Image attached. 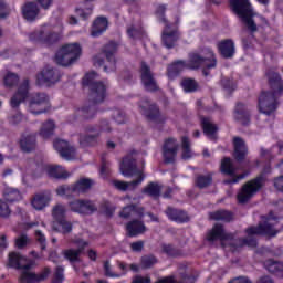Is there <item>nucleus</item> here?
Instances as JSON below:
<instances>
[{
  "label": "nucleus",
  "mask_w": 283,
  "mask_h": 283,
  "mask_svg": "<svg viewBox=\"0 0 283 283\" xmlns=\"http://www.w3.org/2000/svg\"><path fill=\"white\" fill-rule=\"evenodd\" d=\"M163 151L165 163H174V160H176V155L178 154V142L174 138L167 139L164 144Z\"/></svg>",
  "instance_id": "23"
},
{
  "label": "nucleus",
  "mask_w": 283,
  "mask_h": 283,
  "mask_svg": "<svg viewBox=\"0 0 283 283\" xmlns=\"http://www.w3.org/2000/svg\"><path fill=\"white\" fill-rule=\"evenodd\" d=\"M57 196L70 198L73 193H75L73 186H60L56 189Z\"/></svg>",
  "instance_id": "50"
},
{
  "label": "nucleus",
  "mask_w": 283,
  "mask_h": 283,
  "mask_svg": "<svg viewBox=\"0 0 283 283\" xmlns=\"http://www.w3.org/2000/svg\"><path fill=\"white\" fill-rule=\"evenodd\" d=\"M35 239L38 240V242L41 244V249H45V234H43V232H41L40 230L35 231Z\"/></svg>",
  "instance_id": "60"
},
{
  "label": "nucleus",
  "mask_w": 283,
  "mask_h": 283,
  "mask_svg": "<svg viewBox=\"0 0 283 283\" xmlns=\"http://www.w3.org/2000/svg\"><path fill=\"white\" fill-rule=\"evenodd\" d=\"M98 74L96 72L87 73L83 78V85L91 87V98L93 103H103L107 97V87L109 84L107 81H96Z\"/></svg>",
  "instance_id": "7"
},
{
  "label": "nucleus",
  "mask_w": 283,
  "mask_h": 283,
  "mask_svg": "<svg viewBox=\"0 0 283 283\" xmlns=\"http://www.w3.org/2000/svg\"><path fill=\"white\" fill-rule=\"evenodd\" d=\"M127 233L130 238H136V235H140L147 231L145 223L140 220H133L126 226Z\"/></svg>",
  "instance_id": "30"
},
{
  "label": "nucleus",
  "mask_w": 283,
  "mask_h": 283,
  "mask_svg": "<svg viewBox=\"0 0 283 283\" xmlns=\"http://www.w3.org/2000/svg\"><path fill=\"white\" fill-rule=\"evenodd\" d=\"M20 146L22 151H32L36 147V136L27 135L22 136L20 140Z\"/></svg>",
  "instance_id": "38"
},
{
  "label": "nucleus",
  "mask_w": 283,
  "mask_h": 283,
  "mask_svg": "<svg viewBox=\"0 0 283 283\" xmlns=\"http://www.w3.org/2000/svg\"><path fill=\"white\" fill-rule=\"evenodd\" d=\"M201 127L203 134L210 139L216 140V134H218V126L209 117H201Z\"/></svg>",
  "instance_id": "27"
},
{
  "label": "nucleus",
  "mask_w": 283,
  "mask_h": 283,
  "mask_svg": "<svg viewBox=\"0 0 283 283\" xmlns=\"http://www.w3.org/2000/svg\"><path fill=\"white\" fill-rule=\"evenodd\" d=\"M222 85L228 92H233V90H235V83L231 80H223Z\"/></svg>",
  "instance_id": "63"
},
{
  "label": "nucleus",
  "mask_w": 283,
  "mask_h": 283,
  "mask_svg": "<svg viewBox=\"0 0 283 283\" xmlns=\"http://www.w3.org/2000/svg\"><path fill=\"white\" fill-rule=\"evenodd\" d=\"M80 56H81V44L78 43L65 44L55 54V63H57V65H62L63 67H67V65H72L74 61H77Z\"/></svg>",
  "instance_id": "10"
},
{
  "label": "nucleus",
  "mask_w": 283,
  "mask_h": 283,
  "mask_svg": "<svg viewBox=\"0 0 283 283\" xmlns=\"http://www.w3.org/2000/svg\"><path fill=\"white\" fill-rule=\"evenodd\" d=\"M93 185L94 180L90 178H82L75 185H73V191H75V193H86V191L92 189Z\"/></svg>",
  "instance_id": "35"
},
{
  "label": "nucleus",
  "mask_w": 283,
  "mask_h": 283,
  "mask_svg": "<svg viewBox=\"0 0 283 283\" xmlns=\"http://www.w3.org/2000/svg\"><path fill=\"white\" fill-rule=\"evenodd\" d=\"M165 10H167V8L160 4L157 7L155 14L159 18V21L164 22L165 29L163 31L161 41L165 48L169 50L174 48L176 41H178V30H176V27L169 25L167 20H165Z\"/></svg>",
  "instance_id": "9"
},
{
  "label": "nucleus",
  "mask_w": 283,
  "mask_h": 283,
  "mask_svg": "<svg viewBox=\"0 0 283 283\" xmlns=\"http://www.w3.org/2000/svg\"><path fill=\"white\" fill-rule=\"evenodd\" d=\"M130 283H151V277L143 276V275H135Z\"/></svg>",
  "instance_id": "62"
},
{
  "label": "nucleus",
  "mask_w": 283,
  "mask_h": 283,
  "mask_svg": "<svg viewBox=\"0 0 283 283\" xmlns=\"http://www.w3.org/2000/svg\"><path fill=\"white\" fill-rule=\"evenodd\" d=\"M187 63L188 70H200L201 67L205 76H209L207 70H213L217 65L216 55L210 49H205L200 53H190Z\"/></svg>",
  "instance_id": "6"
},
{
  "label": "nucleus",
  "mask_w": 283,
  "mask_h": 283,
  "mask_svg": "<svg viewBox=\"0 0 283 283\" xmlns=\"http://www.w3.org/2000/svg\"><path fill=\"white\" fill-rule=\"evenodd\" d=\"M266 76L273 93H261L259 96V112H261V114H265V116H271V114L277 109V96L283 92V82L280 74L275 71H270Z\"/></svg>",
  "instance_id": "2"
},
{
  "label": "nucleus",
  "mask_w": 283,
  "mask_h": 283,
  "mask_svg": "<svg viewBox=\"0 0 283 283\" xmlns=\"http://www.w3.org/2000/svg\"><path fill=\"white\" fill-rule=\"evenodd\" d=\"M221 174H224L226 176H229L231 178L224 180V185H238L240 180H244V178L249 176V174L247 172L238 175V167L233 165V161L229 157H226L221 161Z\"/></svg>",
  "instance_id": "13"
},
{
  "label": "nucleus",
  "mask_w": 283,
  "mask_h": 283,
  "mask_svg": "<svg viewBox=\"0 0 283 283\" xmlns=\"http://www.w3.org/2000/svg\"><path fill=\"white\" fill-rule=\"evenodd\" d=\"M127 34L134 41H136L137 39H145V36H147L145 30H143V27H129L127 30Z\"/></svg>",
  "instance_id": "45"
},
{
  "label": "nucleus",
  "mask_w": 283,
  "mask_h": 283,
  "mask_svg": "<svg viewBox=\"0 0 283 283\" xmlns=\"http://www.w3.org/2000/svg\"><path fill=\"white\" fill-rule=\"evenodd\" d=\"M181 87L186 93L196 92V90H198V82L192 78H186L182 80Z\"/></svg>",
  "instance_id": "46"
},
{
  "label": "nucleus",
  "mask_w": 283,
  "mask_h": 283,
  "mask_svg": "<svg viewBox=\"0 0 283 283\" xmlns=\"http://www.w3.org/2000/svg\"><path fill=\"white\" fill-rule=\"evenodd\" d=\"M41 105H48V95L45 93L35 94L30 101L29 111L31 114H43V109L34 111V107H41Z\"/></svg>",
  "instance_id": "28"
},
{
  "label": "nucleus",
  "mask_w": 283,
  "mask_h": 283,
  "mask_svg": "<svg viewBox=\"0 0 283 283\" xmlns=\"http://www.w3.org/2000/svg\"><path fill=\"white\" fill-rule=\"evenodd\" d=\"M55 127L56 126L54 125V122L48 120L45 124H43V126L40 130V136L42 138H44V140H48V138H50V136H52V134H54Z\"/></svg>",
  "instance_id": "44"
},
{
  "label": "nucleus",
  "mask_w": 283,
  "mask_h": 283,
  "mask_svg": "<svg viewBox=\"0 0 283 283\" xmlns=\"http://www.w3.org/2000/svg\"><path fill=\"white\" fill-rule=\"evenodd\" d=\"M10 216V207L8 203L0 200V218H8Z\"/></svg>",
  "instance_id": "55"
},
{
  "label": "nucleus",
  "mask_w": 283,
  "mask_h": 283,
  "mask_svg": "<svg viewBox=\"0 0 283 283\" xmlns=\"http://www.w3.org/2000/svg\"><path fill=\"white\" fill-rule=\"evenodd\" d=\"M264 182H266V178H264V175L256 177L254 180L248 181L238 193L239 202L241 205H244V202H249V200H251V198H253V196H255L256 192L262 189Z\"/></svg>",
  "instance_id": "11"
},
{
  "label": "nucleus",
  "mask_w": 283,
  "mask_h": 283,
  "mask_svg": "<svg viewBox=\"0 0 283 283\" xmlns=\"http://www.w3.org/2000/svg\"><path fill=\"white\" fill-rule=\"evenodd\" d=\"M64 271L65 269L63 266H57L52 283H63V280H65L63 275Z\"/></svg>",
  "instance_id": "52"
},
{
  "label": "nucleus",
  "mask_w": 283,
  "mask_h": 283,
  "mask_svg": "<svg viewBox=\"0 0 283 283\" xmlns=\"http://www.w3.org/2000/svg\"><path fill=\"white\" fill-rule=\"evenodd\" d=\"M160 191H163V186L158 184L150 182L143 189V193L150 196V198H160Z\"/></svg>",
  "instance_id": "42"
},
{
  "label": "nucleus",
  "mask_w": 283,
  "mask_h": 283,
  "mask_svg": "<svg viewBox=\"0 0 283 283\" xmlns=\"http://www.w3.org/2000/svg\"><path fill=\"white\" fill-rule=\"evenodd\" d=\"M277 226V218L273 216V212H270L268 217H263V223H260L258 227H250L245 230L249 239H233V235L226 233L222 224H214V227L208 232L207 240L208 242H216L219 240L223 248H227V244L230 247V251H238L240 247H258V240L252 238V235H277L279 231L275 229Z\"/></svg>",
  "instance_id": "1"
},
{
  "label": "nucleus",
  "mask_w": 283,
  "mask_h": 283,
  "mask_svg": "<svg viewBox=\"0 0 283 283\" xmlns=\"http://www.w3.org/2000/svg\"><path fill=\"white\" fill-rule=\"evenodd\" d=\"M181 158L184 160H189L190 158H193V150H191V142L187 136H184L181 138Z\"/></svg>",
  "instance_id": "39"
},
{
  "label": "nucleus",
  "mask_w": 283,
  "mask_h": 283,
  "mask_svg": "<svg viewBox=\"0 0 283 283\" xmlns=\"http://www.w3.org/2000/svg\"><path fill=\"white\" fill-rule=\"evenodd\" d=\"M2 196L7 202H19L21 200V192L11 187H6Z\"/></svg>",
  "instance_id": "40"
},
{
  "label": "nucleus",
  "mask_w": 283,
  "mask_h": 283,
  "mask_svg": "<svg viewBox=\"0 0 283 283\" xmlns=\"http://www.w3.org/2000/svg\"><path fill=\"white\" fill-rule=\"evenodd\" d=\"M134 154L132 153L124 157L119 169L120 174H123L126 178H129L130 176H138L137 180L125 182L120 180L113 181V185L118 191H134L140 182L145 180V176H143V172L138 171L136 169V159H134Z\"/></svg>",
  "instance_id": "5"
},
{
  "label": "nucleus",
  "mask_w": 283,
  "mask_h": 283,
  "mask_svg": "<svg viewBox=\"0 0 283 283\" xmlns=\"http://www.w3.org/2000/svg\"><path fill=\"white\" fill-rule=\"evenodd\" d=\"M80 116H83V118L90 119V118H94V114H96V112H94V107H85V108H81L78 111Z\"/></svg>",
  "instance_id": "54"
},
{
  "label": "nucleus",
  "mask_w": 283,
  "mask_h": 283,
  "mask_svg": "<svg viewBox=\"0 0 283 283\" xmlns=\"http://www.w3.org/2000/svg\"><path fill=\"white\" fill-rule=\"evenodd\" d=\"M61 34H63V21L57 19L55 22L44 24L31 32L29 41L42 48H50V45H54L61 39Z\"/></svg>",
  "instance_id": "4"
},
{
  "label": "nucleus",
  "mask_w": 283,
  "mask_h": 283,
  "mask_svg": "<svg viewBox=\"0 0 283 283\" xmlns=\"http://www.w3.org/2000/svg\"><path fill=\"white\" fill-rule=\"evenodd\" d=\"M9 266L12 269H22L21 282L27 283H39L46 280L48 275H50L51 271L49 268H44L40 274H34L30 272V269H34L36 266L35 260L27 259L25 256L12 252L9 254Z\"/></svg>",
  "instance_id": "3"
},
{
  "label": "nucleus",
  "mask_w": 283,
  "mask_h": 283,
  "mask_svg": "<svg viewBox=\"0 0 283 283\" xmlns=\"http://www.w3.org/2000/svg\"><path fill=\"white\" fill-rule=\"evenodd\" d=\"M108 25L109 23L107 22V18H104V17L97 18L93 23L91 35L101 36V34H103V32L107 30Z\"/></svg>",
  "instance_id": "32"
},
{
  "label": "nucleus",
  "mask_w": 283,
  "mask_h": 283,
  "mask_svg": "<svg viewBox=\"0 0 283 283\" xmlns=\"http://www.w3.org/2000/svg\"><path fill=\"white\" fill-rule=\"evenodd\" d=\"M234 118L241 123V125H249V112H247V106H244V104H237L234 108Z\"/></svg>",
  "instance_id": "33"
},
{
  "label": "nucleus",
  "mask_w": 283,
  "mask_h": 283,
  "mask_svg": "<svg viewBox=\"0 0 283 283\" xmlns=\"http://www.w3.org/2000/svg\"><path fill=\"white\" fill-rule=\"evenodd\" d=\"M120 218H137L140 219L143 218V216H145V208L140 207V206H127L124 207L123 210L119 212Z\"/></svg>",
  "instance_id": "25"
},
{
  "label": "nucleus",
  "mask_w": 283,
  "mask_h": 283,
  "mask_svg": "<svg viewBox=\"0 0 283 283\" xmlns=\"http://www.w3.org/2000/svg\"><path fill=\"white\" fill-rule=\"evenodd\" d=\"M139 109L148 120H155V123H160L163 120L158 107L155 104L149 103L148 99H144L140 103Z\"/></svg>",
  "instance_id": "18"
},
{
  "label": "nucleus",
  "mask_w": 283,
  "mask_h": 283,
  "mask_svg": "<svg viewBox=\"0 0 283 283\" xmlns=\"http://www.w3.org/2000/svg\"><path fill=\"white\" fill-rule=\"evenodd\" d=\"M22 14L27 21H34L39 17V6L34 2H28L22 7Z\"/></svg>",
  "instance_id": "31"
},
{
  "label": "nucleus",
  "mask_w": 283,
  "mask_h": 283,
  "mask_svg": "<svg viewBox=\"0 0 283 283\" xmlns=\"http://www.w3.org/2000/svg\"><path fill=\"white\" fill-rule=\"evenodd\" d=\"M104 272L106 277H120L119 274L112 272V265L109 264V261L104 263Z\"/></svg>",
  "instance_id": "56"
},
{
  "label": "nucleus",
  "mask_w": 283,
  "mask_h": 283,
  "mask_svg": "<svg viewBox=\"0 0 283 283\" xmlns=\"http://www.w3.org/2000/svg\"><path fill=\"white\" fill-rule=\"evenodd\" d=\"M44 171L50 178H56L57 180H67L72 174H70L62 166H44Z\"/></svg>",
  "instance_id": "24"
},
{
  "label": "nucleus",
  "mask_w": 283,
  "mask_h": 283,
  "mask_svg": "<svg viewBox=\"0 0 283 283\" xmlns=\"http://www.w3.org/2000/svg\"><path fill=\"white\" fill-rule=\"evenodd\" d=\"M264 268L270 273H275L276 275H282L283 273V262L268 260L264 262Z\"/></svg>",
  "instance_id": "41"
},
{
  "label": "nucleus",
  "mask_w": 283,
  "mask_h": 283,
  "mask_svg": "<svg viewBox=\"0 0 283 283\" xmlns=\"http://www.w3.org/2000/svg\"><path fill=\"white\" fill-rule=\"evenodd\" d=\"M118 269H120L122 272L117 273V275H119V277H124V275H127V271H129V265L124 262H118Z\"/></svg>",
  "instance_id": "64"
},
{
  "label": "nucleus",
  "mask_w": 283,
  "mask_h": 283,
  "mask_svg": "<svg viewBox=\"0 0 283 283\" xmlns=\"http://www.w3.org/2000/svg\"><path fill=\"white\" fill-rule=\"evenodd\" d=\"M69 209L73 211V213H80V216H92V213L98 211L94 201L83 199H76L69 202Z\"/></svg>",
  "instance_id": "14"
},
{
  "label": "nucleus",
  "mask_w": 283,
  "mask_h": 283,
  "mask_svg": "<svg viewBox=\"0 0 283 283\" xmlns=\"http://www.w3.org/2000/svg\"><path fill=\"white\" fill-rule=\"evenodd\" d=\"M30 90V81L24 80L23 83L20 84L18 92L11 98V107L15 109L21 105V103L25 102L28 98V91Z\"/></svg>",
  "instance_id": "22"
},
{
  "label": "nucleus",
  "mask_w": 283,
  "mask_h": 283,
  "mask_svg": "<svg viewBox=\"0 0 283 283\" xmlns=\"http://www.w3.org/2000/svg\"><path fill=\"white\" fill-rule=\"evenodd\" d=\"M52 195L50 192H41L34 196L31 205L33 209H36V211H41L42 209H45L46 205H50Z\"/></svg>",
  "instance_id": "26"
},
{
  "label": "nucleus",
  "mask_w": 283,
  "mask_h": 283,
  "mask_svg": "<svg viewBox=\"0 0 283 283\" xmlns=\"http://www.w3.org/2000/svg\"><path fill=\"white\" fill-rule=\"evenodd\" d=\"M99 211L104 213V216L112 217L114 216V211H116V207H114L109 201H103Z\"/></svg>",
  "instance_id": "48"
},
{
  "label": "nucleus",
  "mask_w": 283,
  "mask_h": 283,
  "mask_svg": "<svg viewBox=\"0 0 283 283\" xmlns=\"http://www.w3.org/2000/svg\"><path fill=\"white\" fill-rule=\"evenodd\" d=\"M163 252L166 253V255H170L171 258H175L176 255H178V250H176V248H174V245L171 244H167L164 243L161 245Z\"/></svg>",
  "instance_id": "53"
},
{
  "label": "nucleus",
  "mask_w": 283,
  "mask_h": 283,
  "mask_svg": "<svg viewBox=\"0 0 283 283\" xmlns=\"http://www.w3.org/2000/svg\"><path fill=\"white\" fill-rule=\"evenodd\" d=\"M218 50L223 59H231L235 54V43L232 40H223L218 43Z\"/></svg>",
  "instance_id": "29"
},
{
  "label": "nucleus",
  "mask_w": 283,
  "mask_h": 283,
  "mask_svg": "<svg viewBox=\"0 0 283 283\" xmlns=\"http://www.w3.org/2000/svg\"><path fill=\"white\" fill-rule=\"evenodd\" d=\"M73 244L77 245V250L69 249L63 252L64 258L69 260V262H78V255L82 254L83 251H85V247H90V242L81 239L75 238L72 240Z\"/></svg>",
  "instance_id": "16"
},
{
  "label": "nucleus",
  "mask_w": 283,
  "mask_h": 283,
  "mask_svg": "<svg viewBox=\"0 0 283 283\" xmlns=\"http://www.w3.org/2000/svg\"><path fill=\"white\" fill-rule=\"evenodd\" d=\"M158 263V259L154 255H145L140 260V268L142 269H151L154 264Z\"/></svg>",
  "instance_id": "47"
},
{
  "label": "nucleus",
  "mask_w": 283,
  "mask_h": 283,
  "mask_svg": "<svg viewBox=\"0 0 283 283\" xmlns=\"http://www.w3.org/2000/svg\"><path fill=\"white\" fill-rule=\"evenodd\" d=\"M65 206L56 205L52 210V216L55 221L52 223L53 231L57 233H70L72 231V223L65 220Z\"/></svg>",
  "instance_id": "12"
},
{
  "label": "nucleus",
  "mask_w": 283,
  "mask_h": 283,
  "mask_svg": "<svg viewBox=\"0 0 283 283\" xmlns=\"http://www.w3.org/2000/svg\"><path fill=\"white\" fill-rule=\"evenodd\" d=\"M211 220L222 221V222H231L233 220V214L227 210H218L210 213Z\"/></svg>",
  "instance_id": "43"
},
{
  "label": "nucleus",
  "mask_w": 283,
  "mask_h": 283,
  "mask_svg": "<svg viewBox=\"0 0 283 283\" xmlns=\"http://www.w3.org/2000/svg\"><path fill=\"white\" fill-rule=\"evenodd\" d=\"M212 180L213 178L211 175L199 176L196 180V185L199 187V189H205V187H209V185H211Z\"/></svg>",
  "instance_id": "49"
},
{
  "label": "nucleus",
  "mask_w": 283,
  "mask_h": 283,
  "mask_svg": "<svg viewBox=\"0 0 283 283\" xmlns=\"http://www.w3.org/2000/svg\"><path fill=\"white\" fill-rule=\"evenodd\" d=\"M99 175L102 178H107V176H109V164L107 161H105V159H103V161H102Z\"/></svg>",
  "instance_id": "58"
},
{
  "label": "nucleus",
  "mask_w": 283,
  "mask_h": 283,
  "mask_svg": "<svg viewBox=\"0 0 283 283\" xmlns=\"http://www.w3.org/2000/svg\"><path fill=\"white\" fill-rule=\"evenodd\" d=\"M144 247H145V242H143V241H136V242L130 243V249H132V251H134V253H140V251H143Z\"/></svg>",
  "instance_id": "59"
},
{
  "label": "nucleus",
  "mask_w": 283,
  "mask_h": 283,
  "mask_svg": "<svg viewBox=\"0 0 283 283\" xmlns=\"http://www.w3.org/2000/svg\"><path fill=\"white\" fill-rule=\"evenodd\" d=\"M28 242H30V239H28V235L22 234L15 240V247L18 249H23V247L28 245Z\"/></svg>",
  "instance_id": "57"
},
{
  "label": "nucleus",
  "mask_w": 283,
  "mask_h": 283,
  "mask_svg": "<svg viewBox=\"0 0 283 283\" xmlns=\"http://www.w3.org/2000/svg\"><path fill=\"white\" fill-rule=\"evenodd\" d=\"M184 70H189L188 63L185 61H177L168 66V76L169 78H174V76H178L180 72Z\"/></svg>",
  "instance_id": "37"
},
{
  "label": "nucleus",
  "mask_w": 283,
  "mask_h": 283,
  "mask_svg": "<svg viewBox=\"0 0 283 283\" xmlns=\"http://www.w3.org/2000/svg\"><path fill=\"white\" fill-rule=\"evenodd\" d=\"M142 83L147 90V92H156L158 90V84H156V80H154V75H151V71L147 64L142 63Z\"/></svg>",
  "instance_id": "21"
},
{
  "label": "nucleus",
  "mask_w": 283,
  "mask_h": 283,
  "mask_svg": "<svg viewBox=\"0 0 283 283\" xmlns=\"http://www.w3.org/2000/svg\"><path fill=\"white\" fill-rule=\"evenodd\" d=\"M98 136H101V129L88 127L86 134L80 136L81 147H94L98 143Z\"/></svg>",
  "instance_id": "20"
},
{
  "label": "nucleus",
  "mask_w": 283,
  "mask_h": 283,
  "mask_svg": "<svg viewBox=\"0 0 283 283\" xmlns=\"http://www.w3.org/2000/svg\"><path fill=\"white\" fill-rule=\"evenodd\" d=\"M19 83V75L14 73H8L4 76V85L6 87H13V85H17Z\"/></svg>",
  "instance_id": "51"
},
{
  "label": "nucleus",
  "mask_w": 283,
  "mask_h": 283,
  "mask_svg": "<svg viewBox=\"0 0 283 283\" xmlns=\"http://www.w3.org/2000/svg\"><path fill=\"white\" fill-rule=\"evenodd\" d=\"M166 214L168 216L169 220H172V222H187L189 220V218H187V212L176 210L174 208H168L166 210Z\"/></svg>",
  "instance_id": "36"
},
{
  "label": "nucleus",
  "mask_w": 283,
  "mask_h": 283,
  "mask_svg": "<svg viewBox=\"0 0 283 283\" xmlns=\"http://www.w3.org/2000/svg\"><path fill=\"white\" fill-rule=\"evenodd\" d=\"M9 120L11 125H19V123H23V120H25V117H23L21 113H17L15 115L11 116Z\"/></svg>",
  "instance_id": "61"
},
{
  "label": "nucleus",
  "mask_w": 283,
  "mask_h": 283,
  "mask_svg": "<svg viewBox=\"0 0 283 283\" xmlns=\"http://www.w3.org/2000/svg\"><path fill=\"white\" fill-rule=\"evenodd\" d=\"M61 78V74L57 70H54L50 66H46L42 70L41 73L38 74L36 83L38 85H54Z\"/></svg>",
  "instance_id": "15"
},
{
  "label": "nucleus",
  "mask_w": 283,
  "mask_h": 283,
  "mask_svg": "<svg viewBox=\"0 0 283 283\" xmlns=\"http://www.w3.org/2000/svg\"><path fill=\"white\" fill-rule=\"evenodd\" d=\"M230 6L233 12L242 19L244 24H247L250 32H255V30H258V25H255V22L253 21V9L251 8V2H249V0H231Z\"/></svg>",
  "instance_id": "8"
},
{
  "label": "nucleus",
  "mask_w": 283,
  "mask_h": 283,
  "mask_svg": "<svg viewBox=\"0 0 283 283\" xmlns=\"http://www.w3.org/2000/svg\"><path fill=\"white\" fill-rule=\"evenodd\" d=\"M53 147L60 153V156H62L64 160H74L76 158V149L63 139L55 140Z\"/></svg>",
  "instance_id": "19"
},
{
  "label": "nucleus",
  "mask_w": 283,
  "mask_h": 283,
  "mask_svg": "<svg viewBox=\"0 0 283 283\" xmlns=\"http://www.w3.org/2000/svg\"><path fill=\"white\" fill-rule=\"evenodd\" d=\"M234 145V158L237 160H244V156H247V145L244 144V140L240 137H234L233 139Z\"/></svg>",
  "instance_id": "34"
},
{
  "label": "nucleus",
  "mask_w": 283,
  "mask_h": 283,
  "mask_svg": "<svg viewBox=\"0 0 283 283\" xmlns=\"http://www.w3.org/2000/svg\"><path fill=\"white\" fill-rule=\"evenodd\" d=\"M118 50V44L116 42H109L107 45L103 49V54L106 56L107 64H104V72H114L116 70V57L114 54H116V51Z\"/></svg>",
  "instance_id": "17"
}]
</instances>
